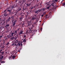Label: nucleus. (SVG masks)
Masks as SVG:
<instances>
[{"instance_id":"nucleus-47","label":"nucleus","mask_w":65,"mask_h":65,"mask_svg":"<svg viewBox=\"0 0 65 65\" xmlns=\"http://www.w3.org/2000/svg\"><path fill=\"white\" fill-rule=\"evenodd\" d=\"M2 36H1L0 37V38H2Z\"/></svg>"},{"instance_id":"nucleus-59","label":"nucleus","mask_w":65,"mask_h":65,"mask_svg":"<svg viewBox=\"0 0 65 65\" xmlns=\"http://www.w3.org/2000/svg\"><path fill=\"white\" fill-rule=\"evenodd\" d=\"M42 5H40V7H42Z\"/></svg>"},{"instance_id":"nucleus-26","label":"nucleus","mask_w":65,"mask_h":65,"mask_svg":"<svg viewBox=\"0 0 65 65\" xmlns=\"http://www.w3.org/2000/svg\"><path fill=\"white\" fill-rule=\"evenodd\" d=\"M31 21H28L29 24H31Z\"/></svg>"},{"instance_id":"nucleus-42","label":"nucleus","mask_w":65,"mask_h":65,"mask_svg":"<svg viewBox=\"0 0 65 65\" xmlns=\"http://www.w3.org/2000/svg\"><path fill=\"white\" fill-rule=\"evenodd\" d=\"M5 40H6V37H5Z\"/></svg>"},{"instance_id":"nucleus-52","label":"nucleus","mask_w":65,"mask_h":65,"mask_svg":"<svg viewBox=\"0 0 65 65\" xmlns=\"http://www.w3.org/2000/svg\"><path fill=\"white\" fill-rule=\"evenodd\" d=\"M26 9V8L24 9V8H23V10H25Z\"/></svg>"},{"instance_id":"nucleus-54","label":"nucleus","mask_w":65,"mask_h":65,"mask_svg":"<svg viewBox=\"0 0 65 65\" xmlns=\"http://www.w3.org/2000/svg\"><path fill=\"white\" fill-rule=\"evenodd\" d=\"M16 36H17V37H18V34H17L16 35Z\"/></svg>"},{"instance_id":"nucleus-39","label":"nucleus","mask_w":65,"mask_h":65,"mask_svg":"<svg viewBox=\"0 0 65 65\" xmlns=\"http://www.w3.org/2000/svg\"><path fill=\"white\" fill-rule=\"evenodd\" d=\"M42 28H41L40 29V30H41V31H42Z\"/></svg>"},{"instance_id":"nucleus-14","label":"nucleus","mask_w":65,"mask_h":65,"mask_svg":"<svg viewBox=\"0 0 65 65\" xmlns=\"http://www.w3.org/2000/svg\"><path fill=\"white\" fill-rule=\"evenodd\" d=\"M15 38H14V37H11V40H13V39H14Z\"/></svg>"},{"instance_id":"nucleus-9","label":"nucleus","mask_w":65,"mask_h":65,"mask_svg":"<svg viewBox=\"0 0 65 65\" xmlns=\"http://www.w3.org/2000/svg\"><path fill=\"white\" fill-rule=\"evenodd\" d=\"M9 26V23L8 24H7L5 26V27L6 28H7Z\"/></svg>"},{"instance_id":"nucleus-8","label":"nucleus","mask_w":65,"mask_h":65,"mask_svg":"<svg viewBox=\"0 0 65 65\" xmlns=\"http://www.w3.org/2000/svg\"><path fill=\"white\" fill-rule=\"evenodd\" d=\"M12 18V20H11V21L12 22H13V21H14V17L13 16H11V19Z\"/></svg>"},{"instance_id":"nucleus-34","label":"nucleus","mask_w":65,"mask_h":65,"mask_svg":"<svg viewBox=\"0 0 65 65\" xmlns=\"http://www.w3.org/2000/svg\"><path fill=\"white\" fill-rule=\"evenodd\" d=\"M18 46H20V45H21V43H18Z\"/></svg>"},{"instance_id":"nucleus-36","label":"nucleus","mask_w":65,"mask_h":65,"mask_svg":"<svg viewBox=\"0 0 65 65\" xmlns=\"http://www.w3.org/2000/svg\"><path fill=\"white\" fill-rule=\"evenodd\" d=\"M43 11H44L45 10V8H43Z\"/></svg>"},{"instance_id":"nucleus-19","label":"nucleus","mask_w":65,"mask_h":65,"mask_svg":"<svg viewBox=\"0 0 65 65\" xmlns=\"http://www.w3.org/2000/svg\"><path fill=\"white\" fill-rule=\"evenodd\" d=\"M23 42H26V41L25 39H24V40H23Z\"/></svg>"},{"instance_id":"nucleus-29","label":"nucleus","mask_w":65,"mask_h":65,"mask_svg":"<svg viewBox=\"0 0 65 65\" xmlns=\"http://www.w3.org/2000/svg\"><path fill=\"white\" fill-rule=\"evenodd\" d=\"M33 24L32 25H35V24H36V23L35 22L34 23H33Z\"/></svg>"},{"instance_id":"nucleus-31","label":"nucleus","mask_w":65,"mask_h":65,"mask_svg":"<svg viewBox=\"0 0 65 65\" xmlns=\"http://www.w3.org/2000/svg\"><path fill=\"white\" fill-rule=\"evenodd\" d=\"M65 2L63 3V6H65Z\"/></svg>"},{"instance_id":"nucleus-53","label":"nucleus","mask_w":65,"mask_h":65,"mask_svg":"<svg viewBox=\"0 0 65 65\" xmlns=\"http://www.w3.org/2000/svg\"><path fill=\"white\" fill-rule=\"evenodd\" d=\"M11 13V11H10V12H9V13L10 14V13Z\"/></svg>"},{"instance_id":"nucleus-11","label":"nucleus","mask_w":65,"mask_h":65,"mask_svg":"<svg viewBox=\"0 0 65 65\" xmlns=\"http://www.w3.org/2000/svg\"><path fill=\"white\" fill-rule=\"evenodd\" d=\"M4 47H5V45H3V46L2 47H1V50H3V48H4Z\"/></svg>"},{"instance_id":"nucleus-45","label":"nucleus","mask_w":65,"mask_h":65,"mask_svg":"<svg viewBox=\"0 0 65 65\" xmlns=\"http://www.w3.org/2000/svg\"><path fill=\"white\" fill-rule=\"evenodd\" d=\"M43 15H44V14H42V15H41V17H43Z\"/></svg>"},{"instance_id":"nucleus-48","label":"nucleus","mask_w":65,"mask_h":65,"mask_svg":"<svg viewBox=\"0 0 65 65\" xmlns=\"http://www.w3.org/2000/svg\"><path fill=\"white\" fill-rule=\"evenodd\" d=\"M19 28L17 30V31H18L19 30Z\"/></svg>"},{"instance_id":"nucleus-40","label":"nucleus","mask_w":65,"mask_h":65,"mask_svg":"<svg viewBox=\"0 0 65 65\" xmlns=\"http://www.w3.org/2000/svg\"><path fill=\"white\" fill-rule=\"evenodd\" d=\"M20 44L21 45V46H22H22L23 45V44H22V43H20Z\"/></svg>"},{"instance_id":"nucleus-61","label":"nucleus","mask_w":65,"mask_h":65,"mask_svg":"<svg viewBox=\"0 0 65 65\" xmlns=\"http://www.w3.org/2000/svg\"><path fill=\"white\" fill-rule=\"evenodd\" d=\"M3 24H5V22H3Z\"/></svg>"},{"instance_id":"nucleus-22","label":"nucleus","mask_w":65,"mask_h":65,"mask_svg":"<svg viewBox=\"0 0 65 65\" xmlns=\"http://www.w3.org/2000/svg\"><path fill=\"white\" fill-rule=\"evenodd\" d=\"M34 27V25H32V28H31V29H32V28H33V27Z\"/></svg>"},{"instance_id":"nucleus-58","label":"nucleus","mask_w":65,"mask_h":65,"mask_svg":"<svg viewBox=\"0 0 65 65\" xmlns=\"http://www.w3.org/2000/svg\"><path fill=\"white\" fill-rule=\"evenodd\" d=\"M38 5H36V6H37V7H38Z\"/></svg>"},{"instance_id":"nucleus-49","label":"nucleus","mask_w":65,"mask_h":65,"mask_svg":"<svg viewBox=\"0 0 65 65\" xmlns=\"http://www.w3.org/2000/svg\"><path fill=\"white\" fill-rule=\"evenodd\" d=\"M25 37H26V35H24V38H25Z\"/></svg>"},{"instance_id":"nucleus-12","label":"nucleus","mask_w":65,"mask_h":65,"mask_svg":"<svg viewBox=\"0 0 65 65\" xmlns=\"http://www.w3.org/2000/svg\"><path fill=\"white\" fill-rule=\"evenodd\" d=\"M4 57V56H2L1 57H0V61H1V60L2 59H4L3 57Z\"/></svg>"},{"instance_id":"nucleus-15","label":"nucleus","mask_w":65,"mask_h":65,"mask_svg":"<svg viewBox=\"0 0 65 65\" xmlns=\"http://www.w3.org/2000/svg\"><path fill=\"white\" fill-rule=\"evenodd\" d=\"M3 29L2 26H1L0 27V31H2V29Z\"/></svg>"},{"instance_id":"nucleus-5","label":"nucleus","mask_w":65,"mask_h":65,"mask_svg":"<svg viewBox=\"0 0 65 65\" xmlns=\"http://www.w3.org/2000/svg\"><path fill=\"white\" fill-rule=\"evenodd\" d=\"M11 19V17H9L8 18L7 20V21H6V23H7L8 22H9L10 21V19Z\"/></svg>"},{"instance_id":"nucleus-50","label":"nucleus","mask_w":65,"mask_h":65,"mask_svg":"<svg viewBox=\"0 0 65 65\" xmlns=\"http://www.w3.org/2000/svg\"><path fill=\"white\" fill-rule=\"evenodd\" d=\"M33 9V7H32L31 8V9Z\"/></svg>"},{"instance_id":"nucleus-21","label":"nucleus","mask_w":65,"mask_h":65,"mask_svg":"<svg viewBox=\"0 0 65 65\" xmlns=\"http://www.w3.org/2000/svg\"><path fill=\"white\" fill-rule=\"evenodd\" d=\"M15 58V56H13L12 57V58L13 59H14Z\"/></svg>"},{"instance_id":"nucleus-32","label":"nucleus","mask_w":65,"mask_h":65,"mask_svg":"<svg viewBox=\"0 0 65 65\" xmlns=\"http://www.w3.org/2000/svg\"><path fill=\"white\" fill-rule=\"evenodd\" d=\"M7 11H8V12H10V11H11L10 10H7Z\"/></svg>"},{"instance_id":"nucleus-55","label":"nucleus","mask_w":65,"mask_h":65,"mask_svg":"<svg viewBox=\"0 0 65 65\" xmlns=\"http://www.w3.org/2000/svg\"><path fill=\"white\" fill-rule=\"evenodd\" d=\"M18 52H20V50H19L18 51Z\"/></svg>"},{"instance_id":"nucleus-1","label":"nucleus","mask_w":65,"mask_h":65,"mask_svg":"<svg viewBox=\"0 0 65 65\" xmlns=\"http://www.w3.org/2000/svg\"><path fill=\"white\" fill-rule=\"evenodd\" d=\"M56 1H57V0H53L52 1V4L51 5H52V6H54V4L55 3Z\"/></svg>"},{"instance_id":"nucleus-3","label":"nucleus","mask_w":65,"mask_h":65,"mask_svg":"<svg viewBox=\"0 0 65 65\" xmlns=\"http://www.w3.org/2000/svg\"><path fill=\"white\" fill-rule=\"evenodd\" d=\"M15 35H16L17 34V30H15V32H13L11 34V36H10L11 37V36H12L13 35V34H15Z\"/></svg>"},{"instance_id":"nucleus-27","label":"nucleus","mask_w":65,"mask_h":65,"mask_svg":"<svg viewBox=\"0 0 65 65\" xmlns=\"http://www.w3.org/2000/svg\"><path fill=\"white\" fill-rule=\"evenodd\" d=\"M10 10H11L12 9H13V7H10Z\"/></svg>"},{"instance_id":"nucleus-20","label":"nucleus","mask_w":65,"mask_h":65,"mask_svg":"<svg viewBox=\"0 0 65 65\" xmlns=\"http://www.w3.org/2000/svg\"><path fill=\"white\" fill-rule=\"evenodd\" d=\"M31 26V24H30V23H28V24L27 26Z\"/></svg>"},{"instance_id":"nucleus-44","label":"nucleus","mask_w":65,"mask_h":65,"mask_svg":"<svg viewBox=\"0 0 65 65\" xmlns=\"http://www.w3.org/2000/svg\"><path fill=\"white\" fill-rule=\"evenodd\" d=\"M20 10H21V8L19 10V11H20Z\"/></svg>"},{"instance_id":"nucleus-18","label":"nucleus","mask_w":65,"mask_h":65,"mask_svg":"<svg viewBox=\"0 0 65 65\" xmlns=\"http://www.w3.org/2000/svg\"><path fill=\"white\" fill-rule=\"evenodd\" d=\"M38 19H36V22H36V23H37L38 22Z\"/></svg>"},{"instance_id":"nucleus-33","label":"nucleus","mask_w":65,"mask_h":65,"mask_svg":"<svg viewBox=\"0 0 65 65\" xmlns=\"http://www.w3.org/2000/svg\"><path fill=\"white\" fill-rule=\"evenodd\" d=\"M7 9L6 10H5L4 11V12H4V13L5 12H6V10H7Z\"/></svg>"},{"instance_id":"nucleus-63","label":"nucleus","mask_w":65,"mask_h":65,"mask_svg":"<svg viewBox=\"0 0 65 65\" xmlns=\"http://www.w3.org/2000/svg\"><path fill=\"white\" fill-rule=\"evenodd\" d=\"M18 52H19L18 51H17L16 52L17 53Z\"/></svg>"},{"instance_id":"nucleus-37","label":"nucleus","mask_w":65,"mask_h":65,"mask_svg":"<svg viewBox=\"0 0 65 65\" xmlns=\"http://www.w3.org/2000/svg\"><path fill=\"white\" fill-rule=\"evenodd\" d=\"M1 63H5V61H2Z\"/></svg>"},{"instance_id":"nucleus-24","label":"nucleus","mask_w":65,"mask_h":65,"mask_svg":"<svg viewBox=\"0 0 65 65\" xmlns=\"http://www.w3.org/2000/svg\"><path fill=\"white\" fill-rule=\"evenodd\" d=\"M38 11L37 10V11H36L35 12V13H38Z\"/></svg>"},{"instance_id":"nucleus-35","label":"nucleus","mask_w":65,"mask_h":65,"mask_svg":"<svg viewBox=\"0 0 65 65\" xmlns=\"http://www.w3.org/2000/svg\"><path fill=\"white\" fill-rule=\"evenodd\" d=\"M26 5L27 6H29V4H27Z\"/></svg>"},{"instance_id":"nucleus-57","label":"nucleus","mask_w":65,"mask_h":65,"mask_svg":"<svg viewBox=\"0 0 65 65\" xmlns=\"http://www.w3.org/2000/svg\"><path fill=\"white\" fill-rule=\"evenodd\" d=\"M28 5H29V6H30L31 5V4H29Z\"/></svg>"},{"instance_id":"nucleus-30","label":"nucleus","mask_w":65,"mask_h":65,"mask_svg":"<svg viewBox=\"0 0 65 65\" xmlns=\"http://www.w3.org/2000/svg\"><path fill=\"white\" fill-rule=\"evenodd\" d=\"M17 22V20H15L14 22V23L15 24L16 22Z\"/></svg>"},{"instance_id":"nucleus-7","label":"nucleus","mask_w":65,"mask_h":65,"mask_svg":"<svg viewBox=\"0 0 65 65\" xmlns=\"http://www.w3.org/2000/svg\"><path fill=\"white\" fill-rule=\"evenodd\" d=\"M37 30H36L35 29V30H31V32L32 33H34V34H35V33H36V32H37Z\"/></svg>"},{"instance_id":"nucleus-56","label":"nucleus","mask_w":65,"mask_h":65,"mask_svg":"<svg viewBox=\"0 0 65 65\" xmlns=\"http://www.w3.org/2000/svg\"><path fill=\"white\" fill-rule=\"evenodd\" d=\"M42 3L40 4V5H41V4H42Z\"/></svg>"},{"instance_id":"nucleus-28","label":"nucleus","mask_w":65,"mask_h":65,"mask_svg":"<svg viewBox=\"0 0 65 65\" xmlns=\"http://www.w3.org/2000/svg\"><path fill=\"white\" fill-rule=\"evenodd\" d=\"M7 9H10V7H8L7 8Z\"/></svg>"},{"instance_id":"nucleus-43","label":"nucleus","mask_w":65,"mask_h":65,"mask_svg":"<svg viewBox=\"0 0 65 65\" xmlns=\"http://www.w3.org/2000/svg\"><path fill=\"white\" fill-rule=\"evenodd\" d=\"M26 1V0H23V1L24 2H25V1Z\"/></svg>"},{"instance_id":"nucleus-17","label":"nucleus","mask_w":65,"mask_h":65,"mask_svg":"<svg viewBox=\"0 0 65 65\" xmlns=\"http://www.w3.org/2000/svg\"><path fill=\"white\" fill-rule=\"evenodd\" d=\"M8 15V14H7V12H6V15H5V14H4V16H6V17H7Z\"/></svg>"},{"instance_id":"nucleus-16","label":"nucleus","mask_w":65,"mask_h":65,"mask_svg":"<svg viewBox=\"0 0 65 65\" xmlns=\"http://www.w3.org/2000/svg\"><path fill=\"white\" fill-rule=\"evenodd\" d=\"M45 17L46 18V19H47L48 18L47 15H46L45 16Z\"/></svg>"},{"instance_id":"nucleus-38","label":"nucleus","mask_w":65,"mask_h":65,"mask_svg":"<svg viewBox=\"0 0 65 65\" xmlns=\"http://www.w3.org/2000/svg\"><path fill=\"white\" fill-rule=\"evenodd\" d=\"M15 25V23H14V24H13V26H14Z\"/></svg>"},{"instance_id":"nucleus-64","label":"nucleus","mask_w":65,"mask_h":65,"mask_svg":"<svg viewBox=\"0 0 65 65\" xmlns=\"http://www.w3.org/2000/svg\"><path fill=\"white\" fill-rule=\"evenodd\" d=\"M18 12H15V13H17Z\"/></svg>"},{"instance_id":"nucleus-23","label":"nucleus","mask_w":65,"mask_h":65,"mask_svg":"<svg viewBox=\"0 0 65 65\" xmlns=\"http://www.w3.org/2000/svg\"><path fill=\"white\" fill-rule=\"evenodd\" d=\"M4 52H1V53L2 54V55H3L4 54Z\"/></svg>"},{"instance_id":"nucleus-25","label":"nucleus","mask_w":65,"mask_h":65,"mask_svg":"<svg viewBox=\"0 0 65 65\" xmlns=\"http://www.w3.org/2000/svg\"><path fill=\"white\" fill-rule=\"evenodd\" d=\"M41 11V9H39L38 10V11H39V12H40V11Z\"/></svg>"},{"instance_id":"nucleus-41","label":"nucleus","mask_w":65,"mask_h":65,"mask_svg":"<svg viewBox=\"0 0 65 65\" xmlns=\"http://www.w3.org/2000/svg\"><path fill=\"white\" fill-rule=\"evenodd\" d=\"M2 50H0V53H1V52H2Z\"/></svg>"},{"instance_id":"nucleus-62","label":"nucleus","mask_w":65,"mask_h":65,"mask_svg":"<svg viewBox=\"0 0 65 65\" xmlns=\"http://www.w3.org/2000/svg\"><path fill=\"white\" fill-rule=\"evenodd\" d=\"M1 21V18H0V22Z\"/></svg>"},{"instance_id":"nucleus-13","label":"nucleus","mask_w":65,"mask_h":65,"mask_svg":"<svg viewBox=\"0 0 65 65\" xmlns=\"http://www.w3.org/2000/svg\"><path fill=\"white\" fill-rule=\"evenodd\" d=\"M23 30H21L20 32V35H21V34H23Z\"/></svg>"},{"instance_id":"nucleus-51","label":"nucleus","mask_w":65,"mask_h":65,"mask_svg":"<svg viewBox=\"0 0 65 65\" xmlns=\"http://www.w3.org/2000/svg\"><path fill=\"white\" fill-rule=\"evenodd\" d=\"M47 9H48L49 8H50L49 7H48L47 8Z\"/></svg>"},{"instance_id":"nucleus-46","label":"nucleus","mask_w":65,"mask_h":65,"mask_svg":"<svg viewBox=\"0 0 65 65\" xmlns=\"http://www.w3.org/2000/svg\"><path fill=\"white\" fill-rule=\"evenodd\" d=\"M0 24H2V21H1Z\"/></svg>"},{"instance_id":"nucleus-10","label":"nucleus","mask_w":65,"mask_h":65,"mask_svg":"<svg viewBox=\"0 0 65 65\" xmlns=\"http://www.w3.org/2000/svg\"><path fill=\"white\" fill-rule=\"evenodd\" d=\"M23 15H22L19 18V19L20 20H21L22 19H23Z\"/></svg>"},{"instance_id":"nucleus-4","label":"nucleus","mask_w":65,"mask_h":65,"mask_svg":"<svg viewBox=\"0 0 65 65\" xmlns=\"http://www.w3.org/2000/svg\"><path fill=\"white\" fill-rule=\"evenodd\" d=\"M3 44H4V45L5 46V45H8V44H9V42H8L6 43V42H5L4 41Z\"/></svg>"},{"instance_id":"nucleus-2","label":"nucleus","mask_w":65,"mask_h":65,"mask_svg":"<svg viewBox=\"0 0 65 65\" xmlns=\"http://www.w3.org/2000/svg\"><path fill=\"white\" fill-rule=\"evenodd\" d=\"M36 19V15H35L31 18V20L32 21H34V20H35Z\"/></svg>"},{"instance_id":"nucleus-60","label":"nucleus","mask_w":65,"mask_h":65,"mask_svg":"<svg viewBox=\"0 0 65 65\" xmlns=\"http://www.w3.org/2000/svg\"><path fill=\"white\" fill-rule=\"evenodd\" d=\"M11 57H12V55H11Z\"/></svg>"},{"instance_id":"nucleus-6","label":"nucleus","mask_w":65,"mask_h":65,"mask_svg":"<svg viewBox=\"0 0 65 65\" xmlns=\"http://www.w3.org/2000/svg\"><path fill=\"white\" fill-rule=\"evenodd\" d=\"M19 41H18V40H16V41H15L14 42V43H13V44H12V45H16L17 44H15V43H17Z\"/></svg>"}]
</instances>
